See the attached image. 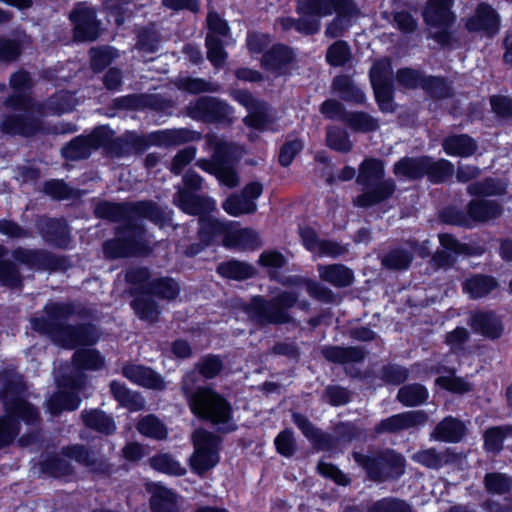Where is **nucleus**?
I'll use <instances>...</instances> for the list:
<instances>
[{
    "label": "nucleus",
    "mask_w": 512,
    "mask_h": 512,
    "mask_svg": "<svg viewBox=\"0 0 512 512\" xmlns=\"http://www.w3.org/2000/svg\"><path fill=\"white\" fill-rule=\"evenodd\" d=\"M25 390L22 379L9 373L1 376L0 402L4 415L0 416V449L13 444L21 432V422L35 426L41 420L38 407L23 397Z\"/></svg>",
    "instance_id": "1"
},
{
    "label": "nucleus",
    "mask_w": 512,
    "mask_h": 512,
    "mask_svg": "<svg viewBox=\"0 0 512 512\" xmlns=\"http://www.w3.org/2000/svg\"><path fill=\"white\" fill-rule=\"evenodd\" d=\"M7 254L8 249L0 244V286L11 290H20L24 286V277L18 265L50 273L67 272L73 267L70 256L57 255L41 248L16 247L11 252L13 260L6 259Z\"/></svg>",
    "instance_id": "2"
},
{
    "label": "nucleus",
    "mask_w": 512,
    "mask_h": 512,
    "mask_svg": "<svg viewBox=\"0 0 512 512\" xmlns=\"http://www.w3.org/2000/svg\"><path fill=\"white\" fill-rule=\"evenodd\" d=\"M195 371L187 373L182 380V392L191 412L202 420L209 421L218 431L228 433L237 429L233 408L226 397L210 387H197Z\"/></svg>",
    "instance_id": "3"
},
{
    "label": "nucleus",
    "mask_w": 512,
    "mask_h": 512,
    "mask_svg": "<svg viewBox=\"0 0 512 512\" xmlns=\"http://www.w3.org/2000/svg\"><path fill=\"white\" fill-rule=\"evenodd\" d=\"M179 290V285L171 278L150 280L146 268L130 269V295L138 294L133 301V309L142 320L153 322L159 315V309L153 296L172 300L176 298Z\"/></svg>",
    "instance_id": "4"
},
{
    "label": "nucleus",
    "mask_w": 512,
    "mask_h": 512,
    "mask_svg": "<svg viewBox=\"0 0 512 512\" xmlns=\"http://www.w3.org/2000/svg\"><path fill=\"white\" fill-rule=\"evenodd\" d=\"M30 322L34 331L68 350L93 347L100 339L99 329L92 322L71 324L68 320L52 321L47 316L32 317Z\"/></svg>",
    "instance_id": "5"
},
{
    "label": "nucleus",
    "mask_w": 512,
    "mask_h": 512,
    "mask_svg": "<svg viewBox=\"0 0 512 512\" xmlns=\"http://www.w3.org/2000/svg\"><path fill=\"white\" fill-rule=\"evenodd\" d=\"M384 174V163L379 159L366 158L360 164L356 182L362 185L364 190L353 200L355 206L371 207L393 195L396 184L392 179L383 180Z\"/></svg>",
    "instance_id": "6"
},
{
    "label": "nucleus",
    "mask_w": 512,
    "mask_h": 512,
    "mask_svg": "<svg viewBox=\"0 0 512 512\" xmlns=\"http://www.w3.org/2000/svg\"><path fill=\"white\" fill-rule=\"evenodd\" d=\"M148 219L154 224L163 227L172 221V211L167 207H160L150 201L130 203V256H146L152 250L151 237L141 225L132 223L134 220Z\"/></svg>",
    "instance_id": "7"
},
{
    "label": "nucleus",
    "mask_w": 512,
    "mask_h": 512,
    "mask_svg": "<svg viewBox=\"0 0 512 512\" xmlns=\"http://www.w3.org/2000/svg\"><path fill=\"white\" fill-rule=\"evenodd\" d=\"M298 293L283 291L267 301L262 297H254L247 306V313L255 322L265 324H287L293 322L289 309L296 304L301 310H308L310 303L298 301Z\"/></svg>",
    "instance_id": "8"
},
{
    "label": "nucleus",
    "mask_w": 512,
    "mask_h": 512,
    "mask_svg": "<svg viewBox=\"0 0 512 512\" xmlns=\"http://www.w3.org/2000/svg\"><path fill=\"white\" fill-rule=\"evenodd\" d=\"M353 458L373 481L383 482L405 473V458L390 449L370 455L354 452Z\"/></svg>",
    "instance_id": "9"
},
{
    "label": "nucleus",
    "mask_w": 512,
    "mask_h": 512,
    "mask_svg": "<svg viewBox=\"0 0 512 512\" xmlns=\"http://www.w3.org/2000/svg\"><path fill=\"white\" fill-rule=\"evenodd\" d=\"M194 454L191 457V466L197 473H204L219 462L220 439L205 429H198L193 433Z\"/></svg>",
    "instance_id": "10"
},
{
    "label": "nucleus",
    "mask_w": 512,
    "mask_h": 512,
    "mask_svg": "<svg viewBox=\"0 0 512 512\" xmlns=\"http://www.w3.org/2000/svg\"><path fill=\"white\" fill-rule=\"evenodd\" d=\"M69 20L73 26L72 33L76 42H93L101 34V22L97 19L94 8L78 3L69 13Z\"/></svg>",
    "instance_id": "11"
},
{
    "label": "nucleus",
    "mask_w": 512,
    "mask_h": 512,
    "mask_svg": "<svg viewBox=\"0 0 512 512\" xmlns=\"http://www.w3.org/2000/svg\"><path fill=\"white\" fill-rule=\"evenodd\" d=\"M452 5L453 0H428L423 12L424 20L429 26L442 29L432 36L441 44L448 42L449 35L446 29L455 21V15L451 11Z\"/></svg>",
    "instance_id": "12"
},
{
    "label": "nucleus",
    "mask_w": 512,
    "mask_h": 512,
    "mask_svg": "<svg viewBox=\"0 0 512 512\" xmlns=\"http://www.w3.org/2000/svg\"><path fill=\"white\" fill-rule=\"evenodd\" d=\"M0 132L9 136L30 138L45 133V128L42 119L33 114L12 113L1 120Z\"/></svg>",
    "instance_id": "13"
},
{
    "label": "nucleus",
    "mask_w": 512,
    "mask_h": 512,
    "mask_svg": "<svg viewBox=\"0 0 512 512\" xmlns=\"http://www.w3.org/2000/svg\"><path fill=\"white\" fill-rule=\"evenodd\" d=\"M263 186L259 182L247 184L240 194H232L223 202V209L231 216L253 214L257 210L256 200L261 196Z\"/></svg>",
    "instance_id": "14"
},
{
    "label": "nucleus",
    "mask_w": 512,
    "mask_h": 512,
    "mask_svg": "<svg viewBox=\"0 0 512 512\" xmlns=\"http://www.w3.org/2000/svg\"><path fill=\"white\" fill-rule=\"evenodd\" d=\"M187 114L196 120L213 122L229 118L232 109L217 98L205 96L190 102L187 106Z\"/></svg>",
    "instance_id": "15"
},
{
    "label": "nucleus",
    "mask_w": 512,
    "mask_h": 512,
    "mask_svg": "<svg viewBox=\"0 0 512 512\" xmlns=\"http://www.w3.org/2000/svg\"><path fill=\"white\" fill-rule=\"evenodd\" d=\"M353 10L352 0H298L296 12L301 16L327 17L333 13Z\"/></svg>",
    "instance_id": "16"
},
{
    "label": "nucleus",
    "mask_w": 512,
    "mask_h": 512,
    "mask_svg": "<svg viewBox=\"0 0 512 512\" xmlns=\"http://www.w3.org/2000/svg\"><path fill=\"white\" fill-rule=\"evenodd\" d=\"M234 98L249 112L244 118L246 125L262 129L270 122L269 106L266 102L255 99L246 90L235 91Z\"/></svg>",
    "instance_id": "17"
},
{
    "label": "nucleus",
    "mask_w": 512,
    "mask_h": 512,
    "mask_svg": "<svg viewBox=\"0 0 512 512\" xmlns=\"http://www.w3.org/2000/svg\"><path fill=\"white\" fill-rule=\"evenodd\" d=\"M428 416L420 410L406 411L392 415L383 419L375 427L377 434L398 433L403 430L423 426L426 424Z\"/></svg>",
    "instance_id": "18"
},
{
    "label": "nucleus",
    "mask_w": 512,
    "mask_h": 512,
    "mask_svg": "<svg viewBox=\"0 0 512 512\" xmlns=\"http://www.w3.org/2000/svg\"><path fill=\"white\" fill-rule=\"evenodd\" d=\"M40 233L52 247L64 250L70 248L71 230L64 218H47L40 227Z\"/></svg>",
    "instance_id": "19"
},
{
    "label": "nucleus",
    "mask_w": 512,
    "mask_h": 512,
    "mask_svg": "<svg viewBox=\"0 0 512 512\" xmlns=\"http://www.w3.org/2000/svg\"><path fill=\"white\" fill-rule=\"evenodd\" d=\"M43 316L49 317L52 321L70 320L77 317L81 320H89L93 317V311L73 301H50L43 307Z\"/></svg>",
    "instance_id": "20"
},
{
    "label": "nucleus",
    "mask_w": 512,
    "mask_h": 512,
    "mask_svg": "<svg viewBox=\"0 0 512 512\" xmlns=\"http://www.w3.org/2000/svg\"><path fill=\"white\" fill-rule=\"evenodd\" d=\"M204 140L206 148L213 150L212 158L211 160L199 159L197 160L196 165L202 170L215 175L218 164L226 157L227 154L232 153L234 144L214 133L205 135Z\"/></svg>",
    "instance_id": "21"
},
{
    "label": "nucleus",
    "mask_w": 512,
    "mask_h": 512,
    "mask_svg": "<svg viewBox=\"0 0 512 512\" xmlns=\"http://www.w3.org/2000/svg\"><path fill=\"white\" fill-rule=\"evenodd\" d=\"M499 26V15L491 6L484 3L477 7L475 14L466 22L469 31H483L490 37L499 31Z\"/></svg>",
    "instance_id": "22"
},
{
    "label": "nucleus",
    "mask_w": 512,
    "mask_h": 512,
    "mask_svg": "<svg viewBox=\"0 0 512 512\" xmlns=\"http://www.w3.org/2000/svg\"><path fill=\"white\" fill-rule=\"evenodd\" d=\"M80 417L86 428L100 434L110 436L117 430L114 418L99 408L85 409Z\"/></svg>",
    "instance_id": "23"
},
{
    "label": "nucleus",
    "mask_w": 512,
    "mask_h": 512,
    "mask_svg": "<svg viewBox=\"0 0 512 512\" xmlns=\"http://www.w3.org/2000/svg\"><path fill=\"white\" fill-rule=\"evenodd\" d=\"M322 355L330 362L345 365L362 362L366 357V351L361 347L353 346H324Z\"/></svg>",
    "instance_id": "24"
},
{
    "label": "nucleus",
    "mask_w": 512,
    "mask_h": 512,
    "mask_svg": "<svg viewBox=\"0 0 512 512\" xmlns=\"http://www.w3.org/2000/svg\"><path fill=\"white\" fill-rule=\"evenodd\" d=\"M331 88L343 101L359 105L366 102L364 92L347 75H339L335 77L332 81Z\"/></svg>",
    "instance_id": "25"
},
{
    "label": "nucleus",
    "mask_w": 512,
    "mask_h": 512,
    "mask_svg": "<svg viewBox=\"0 0 512 512\" xmlns=\"http://www.w3.org/2000/svg\"><path fill=\"white\" fill-rule=\"evenodd\" d=\"M294 59L293 51L282 44L273 46L262 57V66L272 72L281 73Z\"/></svg>",
    "instance_id": "26"
},
{
    "label": "nucleus",
    "mask_w": 512,
    "mask_h": 512,
    "mask_svg": "<svg viewBox=\"0 0 512 512\" xmlns=\"http://www.w3.org/2000/svg\"><path fill=\"white\" fill-rule=\"evenodd\" d=\"M75 371H99L105 365V358L95 348L77 349L72 356Z\"/></svg>",
    "instance_id": "27"
},
{
    "label": "nucleus",
    "mask_w": 512,
    "mask_h": 512,
    "mask_svg": "<svg viewBox=\"0 0 512 512\" xmlns=\"http://www.w3.org/2000/svg\"><path fill=\"white\" fill-rule=\"evenodd\" d=\"M293 422L302 431V433L311 440L319 449L329 450L332 449L331 435L314 427L309 419L305 416L294 413L292 415Z\"/></svg>",
    "instance_id": "28"
},
{
    "label": "nucleus",
    "mask_w": 512,
    "mask_h": 512,
    "mask_svg": "<svg viewBox=\"0 0 512 512\" xmlns=\"http://www.w3.org/2000/svg\"><path fill=\"white\" fill-rule=\"evenodd\" d=\"M223 243L228 248L239 250L256 249L260 245L257 232L249 228L227 231Z\"/></svg>",
    "instance_id": "29"
},
{
    "label": "nucleus",
    "mask_w": 512,
    "mask_h": 512,
    "mask_svg": "<svg viewBox=\"0 0 512 512\" xmlns=\"http://www.w3.org/2000/svg\"><path fill=\"white\" fill-rule=\"evenodd\" d=\"M81 401L78 392L60 389L48 400V410L52 415L58 416L63 411L71 412L77 410Z\"/></svg>",
    "instance_id": "30"
},
{
    "label": "nucleus",
    "mask_w": 512,
    "mask_h": 512,
    "mask_svg": "<svg viewBox=\"0 0 512 512\" xmlns=\"http://www.w3.org/2000/svg\"><path fill=\"white\" fill-rule=\"evenodd\" d=\"M151 494L150 505L153 512H179L177 496L172 490L154 484Z\"/></svg>",
    "instance_id": "31"
},
{
    "label": "nucleus",
    "mask_w": 512,
    "mask_h": 512,
    "mask_svg": "<svg viewBox=\"0 0 512 512\" xmlns=\"http://www.w3.org/2000/svg\"><path fill=\"white\" fill-rule=\"evenodd\" d=\"M465 426L451 416L444 418L431 433V438L443 442H458L464 436Z\"/></svg>",
    "instance_id": "32"
},
{
    "label": "nucleus",
    "mask_w": 512,
    "mask_h": 512,
    "mask_svg": "<svg viewBox=\"0 0 512 512\" xmlns=\"http://www.w3.org/2000/svg\"><path fill=\"white\" fill-rule=\"evenodd\" d=\"M470 325L475 332L489 338H498L502 327L496 315L492 312H478L471 316Z\"/></svg>",
    "instance_id": "33"
},
{
    "label": "nucleus",
    "mask_w": 512,
    "mask_h": 512,
    "mask_svg": "<svg viewBox=\"0 0 512 512\" xmlns=\"http://www.w3.org/2000/svg\"><path fill=\"white\" fill-rule=\"evenodd\" d=\"M173 202L183 212L190 215H199L209 208V201L188 191L184 188H179L178 192L173 198Z\"/></svg>",
    "instance_id": "34"
},
{
    "label": "nucleus",
    "mask_w": 512,
    "mask_h": 512,
    "mask_svg": "<svg viewBox=\"0 0 512 512\" xmlns=\"http://www.w3.org/2000/svg\"><path fill=\"white\" fill-rule=\"evenodd\" d=\"M319 276L335 287L349 286L353 281V272L342 264L319 265Z\"/></svg>",
    "instance_id": "35"
},
{
    "label": "nucleus",
    "mask_w": 512,
    "mask_h": 512,
    "mask_svg": "<svg viewBox=\"0 0 512 512\" xmlns=\"http://www.w3.org/2000/svg\"><path fill=\"white\" fill-rule=\"evenodd\" d=\"M94 215L98 219L128 223V202L99 201L94 208Z\"/></svg>",
    "instance_id": "36"
},
{
    "label": "nucleus",
    "mask_w": 512,
    "mask_h": 512,
    "mask_svg": "<svg viewBox=\"0 0 512 512\" xmlns=\"http://www.w3.org/2000/svg\"><path fill=\"white\" fill-rule=\"evenodd\" d=\"M130 381L153 390H163L165 381L162 376L149 367L130 366Z\"/></svg>",
    "instance_id": "37"
},
{
    "label": "nucleus",
    "mask_w": 512,
    "mask_h": 512,
    "mask_svg": "<svg viewBox=\"0 0 512 512\" xmlns=\"http://www.w3.org/2000/svg\"><path fill=\"white\" fill-rule=\"evenodd\" d=\"M442 146L448 155L459 157H469L477 149L475 141L465 134L447 137Z\"/></svg>",
    "instance_id": "38"
},
{
    "label": "nucleus",
    "mask_w": 512,
    "mask_h": 512,
    "mask_svg": "<svg viewBox=\"0 0 512 512\" xmlns=\"http://www.w3.org/2000/svg\"><path fill=\"white\" fill-rule=\"evenodd\" d=\"M119 236L103 243V253L108 259L128 258V223H121Z\"/></svg>",
    "instance_id": "39"
},
{
    "label": "nucleus",
    "mask_w": 512,
    "mask_h": 512,
    "mask_svg": "<svg viewBox=\"0 0 512 512\" xmlns=\"http://www.w3.org/2000/svg\"><path fill=\"white\" fill-rule=\"evenodd\" d=\"M277 23L285 31L295 29L298 33L303 35H314L319 32L321 27L320 19L306 16H302L298 19L281 17L277 19Z\"/></svg>",
    "instance_id": "40"
},
{
    "label": "nucleus",
    "mask_w": 512,
    "mask_h": 512,
    "mask_svg": "<svg viewBox=\"0 0 512 512\" xmlns=\"http://www.w3.org/2000/svg\"><path fill=\"white\" fill-rule=\"evenodd\" d=\"M426 156L400 159L394 165V173L396 176L415 180L425 176Z\"/></svg>",
    "instance_id": "41"
},
{
    "label": "nucleus",
    "mask_w": 512,
    "mask_h": 512,
    "mask_svg": "<svg viewBox=\"0 0 512 512\" xmlns=\"http://www.w3.org/2000/svg\"><path fill=\"white\" fill-rule=\"evenodd\" d=\"M497 286L494 278L486 275H475L465 280L463 290L472 299L487 296Z\"/></svg>",
    "instance_id": "42"
},
{
    "label": "nucleus",
    "mask_w": 512,
    "mask_h": 512,
    "mask_svg": "<svg viewBox=\"0 0 512 512\" xmlns=\"http://www.w3.org/2000/svg\"><path fill=\"white\" fill-rule=\"evenodd\" d=\"M84 137L92 152L100 148L116 149L117 146V143L114 141V131L108 125L96 126Z\"/></svg>",
    "instance_id": "43"
},
{
    "label": "nucleus",
    "mask_w": 512,
    "mask_h": 512,
    "mask_svg": "<svg viewBox=\"0 0 512 512\" xmlns=\"http://www.w3.org/2000/svg\"><path fill=\"white\" fill-rule=\"evenodd\" d=\"M90 68L94 73H101L111 65L117 57V49L112 46L104 45L92 47L89 50Z\"/></svg>",
    "instance_id": "44"
},
{
    "label": "nucleus",
    "mask_w": 512,
    "mask_h": 512,
    "mask_svg": "<svg viewBox=\"0 0 512 512\" xmlns=\"http://www.w3.org/2000/svg\"><path fill=\"white\" fill-rule=\"evenodd\" d=\"M40 469L42 473L53 478L65 477L73 473L72 465L58 454H49L44 458L40 462Z\"/></svg>",
    "instance_id": "45"
},
{
    "label": "nucleus",
    "mask_w": 512,
    "mask_h": 512,
    "mask_svg": "<svg viewBox=\"0 0 512 512\" xmlns=\"http://www.w3.org/2000/svg\"><path fill=\"white\" fill-rule=\"evenodd\" d=\"M454 173V165L446 160H433L426 157L425 175L433 183H440L449 179Z\"/></svg>",
    "instance_id": "46"
},
{
    "label": "nucleus",
    "mask_w": 512,
    "mask_h": 512,
    "mask_svg": "<svg viewBox=\"0 0 512 512\" xmlns=\"http://www.w3.org/2000/svg\"><path fill=\"white\" fill-rule=\"evenodd\" d=\"M159 142L166 146H177L201 139V135L187 128L168 129L158 135Z\"/></svg>",
    "instance_id": "47"
},
{
    "label": "nucleus",
    "mask_w": 512,
    "mask_h": 512,
    "mask_svg": "<svg viewBox=\"0 0 512 512\" xmlns=\"http://www.w3.org/2000/svg\"><path fill=\"white\" fill-rule=\"evenodd\" d=\"M27 35L22 34V37L8 38L0 37V61L1 62H14L22 54L25 49V39Z\"/></svg>",
    "instance_id": "48"
},
{
    "label": "nucleus",
    "mask_w": 512,
    "mask_h": 512,
    "mask_svg": "<svg viewBox=\"0 0 512 512\" xmlns=\"http://www.w3.org/2000/svg\"><path fill=\"white\" fill-rule=\"evenodd\" d=\"M239 148L234 144L232 153L227 154L223 160L218 164L215 176L216 178L227 187L233 188L239 184V177L233 167L232 160L237 154Z\"/></svg>",
    "instance_id": "49"
},
{
    "label": "nucleus",
    "mask_w": 512,
    "mask_h": 512,
    "mask_svg": "<svg viewBox=\"0 0 512 512\" xmlns=\"http://www.w3.org/2000/svg\"><path fill=\"white\" fill-rule=\"evenodd\" d=\"M468 212L474 220L487 221L498 217L501 208L495 201L473 200L469 204Z\"/></svg>",
    "instance_id": "50"
},
{
    "label": "nucleus",
    "mask_w": 512,
    "mask_h": 512,
    "mask_svg": "<svg viewBox=\"0 0 512 512\" xmlns=\"http://www.w3.org/2000/svg\"><path fill=\"white\" fill-rule=\"evenodd\" d=\"M352 130L362 133L376 131L379 122L376 118L366 112H348L345 116V122Z\"/></svg>",
    "instance_id": "51"
},
{
    "label": "nucleus",
    "mask_w": 512,
    "mask_h": 512,
    "mask_svg": "<svg viewBox=\"0 0 512 512\" xmlns=\"http://www.w3.org/2000/svg\"><path fill=\"white\" fill-rule=\"evenodd\" d=\"M91 154L92 151L84 135L74 137L62 148V156L70 161L88 159Z\"/></svg>",
    "instance_id": "52"
},
{
    "label": "nucleus",
    "mask_w": 512,
    "mask_h": 512,
    "mask_svg": "<svg viewBox=\"0 0 512 512\" xmlns=\"http://www.w3.org/2000/svg\"><path fill=\"white\" fill-rule=\"evenodd\" d=\"M412 259L413 254L411 253L409 246H401L389 251L382 258V265L388 269L403 270L410 266Z\"/></svg>",
    "instance_id": "53"
},
{
    "label": "nucleus",
    "mask_w": 512,
    "mask_h": 512,
    "mask_svg": "<svg viewBox=\"0 0 512 512\" xmlns=\"http://www.w3.org/2000/svg\"><path fill=\"white\" fill-rule=\"evenodd\" d=\"M428 398V391L420 384H409L401 387L397 399L405 406H418Z\"/></svg>",
    "instance_id": "54"
},
{
    "label": "nucleus",
    "mask_w": 512,
    "mask_h": 512,
    "mask_svg": "<svg viewBox=\"0 0 512 512\" xmlns=\"http://www.w3.org/2000/svg\"><path fill=\"white\" fill-rule=\"evenodd\" d=\"M217 271L224 277L236 280H244L254 275V268L245 262L231 260L221 263Z\"/></svg>",
    "instance_id": "55"
},
{
    "label": "nucleus",
    "mask_w": 512,
    "mask_h": 512,
    "mask_svg": "<svg viewBox=\"0 0 512 512\" xmlns=\"http://www.w3.org/2000/svg\"><path fill=\"white\" fill-rule=\"evenodd\" d=\"M42 192L56 201L69 200L75 196L74 188L63 179H49L43 183Z\"/></svg>",
    "instance_id": "56"
},
{
    "label": "nucleus",
    "mask_w": 512,
    "mask_h": 512,
    "mask_svg": "<svg viewBox=\"0 0 512 512\" xmlns=\"http://www.w3.org/2000/svg\"><path fill=\"white\" fill-rule=\"evenodd\" d=\"M61 454L66 458L75 460L77 463L85 467H92L97 461L90 448L83 444L63 446L61 448Z\"/></svg>",
    "instance_id": "57"
},
{
    "label": "nucleus",
    "mask_w": 512,
    "mask_h": 512,
    "mask_svg": "<svg viewBox=\"0 0 512 512\" xmlns=\"http://www.w3.org/2000/svg\"><path fill=\"white\" fill-rule=\"evenodd\" d=\"M137 430L144 436L162 440L167 436L165 425L154 415H147L137 424Z\"/></svg>",
    "instance_id": "58"
},
{
    "label": "nucleus",
    "mask_w": 512,
    "mask_h": 512,
    "mask_svg": "<svg viewBox=\"0 0 512 512\" xmlns=\"http://www.w3.org/2000/svg\"><path fill=\"white\" fill-rule=\"evenodd\" d=\"M326 143L328 147L341 153H348L353 147L347 131L338 127H329L327 129Z\"/></svg>",
    "instance_id": "59"
},
{
    "label": "nucleus",
    "mask_w": 512,
    "mask_h": 512,
    "mask_svg": "<svg viewBox=\"0 0 512 512\" xmlns=\"http://www.w3.org/2000/svg\"><path fill=\"white\" fill-rule=\"evenodd\" d=\"M412 460L430 469H439L448 462L446 452H437L434 448L421 450L412 456Z\"/></svg>",
    "instance_id": "60"
},
{
    "label": "nucleus",
    "mask_w": 512,
    "mask_h": 512,
    "mask_svg": "<svg viewBox=\"0 0 512 512\" xmlns=\"http://www.w3.org/2000/svg\"><path fill=\"white\" fill-rule=\"evenodd\" d=\"M150 464L155 470L169 475L182 476L186 473V469L169 454L152 457Z\"/></svg>",
    "instance_id": "61"
},
{
    "label": "nucleus",
    "mask_w": 512,
    "mask_h": 512,
    "mask_svg": "<svg viewBox=\"0 0 512 512\" xmlns=\"http://www.w3.org/2000/svg\"><path fill=\"white\" fill-rule=\"evenodd\" d=\"M484 484L489 493L501 495L512 489V477L500 472L487 473Z\"/></svg>",
    "instance_id": "62"
},
{
    "label": "nucleus",
    "mask_w": 512,
    "mask_h": 512,
    "mask_svg": "<svg viewBox=\"0 0 512 512\" xmlns=\"http://www.w3.org/2000/svg\"><path fill=\"white\" fill-rule=\"evenodd\" d=\"M72 95L67 91H60L47 100L48 111L52 115H62L73 110Z\"/></svg>",
    "instance_id": "63"
},
{
    "label": "nucleus",
    "mask_w": 512,
    "mask_h": 512,
    "mask_svg": "<svg viewBox=\"0 0 512 512\" xmlns=\"http://www.w3.org/2000/svg\"><path fill=\"white\" fill-rule=\"evenodd\" d=\"M368 512H413V509L406 501L389 497L374 502Z\"/></svg>",
    "instance_id": "64"
}]
</instances>
